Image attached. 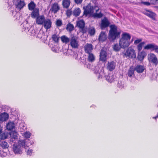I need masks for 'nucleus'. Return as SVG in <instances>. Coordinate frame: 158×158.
Instances as JSON below:
<instances>
[{"label": "nucleus", "mask_w": 158, "mask_h": 158, "mask_svg": "<svg viewBox=\"0 0 158 158\" xmlns=\"http://www.w3.org/2000/svg\"><path fill=\"white\" fill-rule=\"evenodd\" d=\"M10 138L9 143L13 144V150L15 154H21L22 153V150L25 147V140H19L18 143H15L17 141L18 136L16 133L12 132L10 134Z\"/></svg>", "instance_id": "nucleus-1"}, {"label": "nucleus", "mask_w": 158, "mask_h": 158, "mask_svg": "<svg viewBox=\"0 0 158 158\" xmlns=\"http://www.w3.org/2000/svg\"><path fill=\"white\" fill-rule=\"evenodd\" d=\"M131 38L130 35L125 32L122 35V38L119 40V44L121 48H125L128 47L130 44L129 41Z\"/></svg>", "instance_id": "nucleus-2"}, {"label": "nucleus", "mask_w": 158, "mask_h": 158, "mask_svg": "<svg viewBox=\"0 0 158 158\" xmlns=\"http://www.w3.org/2000/svg\"><path fill=\"white\" fill-rule=\"evenodd\" d=\"M94 72L97 73L98 79L102 78L103 77L108 82L110 83L113 81L114 79V76L112 74L105 76L104 70L102 68L99 69L97 72L96 70Z\"/></svg>", "instance_id": "nucleus-3"}, {"label": "nucleus", "mask_w": 158, "mask_h": 158, "mask_svg": "<svg viewBox=\"0 0 158 158\" xmlns=\"http://www.w3.org/2000/svg\"><path fill=\"white\" fill-rule=\"evenodd\" d=\"M110 27L108 38L110 41H114L116 38L118 37L120 33L117 31V27L115 25H111Z\"/></svg>", "instance_id": "nucleus-4"}, {"label": "nucleus", "mask_w": 158, "mask_h": 158, "mask_svg": "<svg viewBox=\"0 0 158 158\" xmlns=\"http://www.w3.org/2000/svg\"><path fill=\"white\" fill-rule=\"evenodd\" d=\"M69 44L72 48H78L79 46L78 38L74 35L71 34Z\"/></svg>", "instance_id": "nucleus-5"}, {"label": "nucleus", "mask_w": 158, "mask_h": 158, "mask_svg": "<svg viewBox=\"0 0 158 158\" xmlns=\"http://www.w3.org/2000/svg\"><path fill=\"white\" fill-rule=\"evenodd\" d=\"M124 54L126 57L128 56L129 58L136 57V54L135 50L131 48H129L127 49Z\"/></svg>", "instance_id": "nucleus-6"}, {"label": "nucleus", "mask_w": 158, "mask_h": 158, "mask_svg": "<svg viewBox=\"0 0 158 158\" xmlns=\"http://www.w3.org/2000/svg\"><path fill=\"white\" fill-rule=\"evenodd\" d=\"M37 37L41 39L43 42L45 43L47 40L48 36L47 33H44L43 30L40 29L36 35Z\"/></svg>", "instance_id": "nucleus-7"}, {"label": "nucleus", "mask_w": 158, "mask_h": 158, "mask_svg": "<svg viewBox=\"0 0 158 158\" xmlns=\"http://www.w3.org/2000/svg\"><path fill=\"white\" fill-rule=\"evenodd\" d=\"M95 8L96 7H94L92 6L90 4H88L85 7H83V9H84V14L86 15H87L93 13Z\"/></svg>", "instance_id": "nucleus-8"}, {"label": "nucleus", "mask_w": 158, "mask_h": 158, "mask_svg": "<svg viewBox=\"0 0 158 158\" xmlns=\"http://www.w3.org/2000/svg\"><path fill=\"white\" fill-rule=\"evenodd\" d=\"M148 60L150 62L152 63L155 65L158 64V60L156 56L153 53L148 55Z\"/></svg>", "instance_id": "nucleus-9"}, {"label": "nucleus", "mask_w": 158, "mask_h": 158, "mask_svg": "<svg viewBox=\"0 0 158 158\" xmlns=\"http://www.w3.org/2000/svg\"><path fill=\"white\" fill-rule=\"evenodd\" d=\"M60 10V7L58 4L57 2H55L53 4L50 9V11L52 13L55 14Z\"/></svg>", "instance_id": "nucleus-10"}, {"label": "nucleus", "mask_w": 158, "mask_h": 158, "mask_svg": "<svg viewBox=\"0 0 158 158\" xmlns=\"http://www.w3.org/2000/svg\"><path fill=\"white\" fill-rule=\"evenodd\" d=\"M107 54L106 51L101 49L100 54V60L103 62H106L107 59Z\"/></svg>", "instance_id": "nucleus-11"}, {"label": "nucleus", "mask_w": 158, "mask_h": 158, "mask_svg": "<svg viewBox=\"0 0 158 158\" xmlns=\"http://www.w3.org/2000/svg\"><path fill=\"white\" fill-rule=\"evenodd\" d=\"M143 13L146 16L152 19V20H155V17L156 16V15L153 12L149 10H146L143 11Z\"/></svg>", "instance_id": "nucleus-12"}, {"label": "nucleus", "mask_w": 158, "mask_h": 158, "mask_svg": "<svg viewBox=\"0 0 158 158\" xmlns=\"http://www.w3.org/2000/svg\"><path fill=\"white\" fill-rule=\"evenodd\" d=\"M44 28L47 30L52 27V22L51 20L49 19H45L43 24Z\"/></svg>", "instance_id": "nucleus-13"}, {"label": "nucleus", "mask_w": 158, "mask_h": 158, "mask_svg": "<svg viewBox=\"0 0 158 158\" xmlns=\"http://www.w3.org/2000/svg\"><path fill=\"white\" fill-rule=\"evenodd\" d=\"M94 48L93 46L91 44H86L84 46V49L85 52L88 54L91 53Z\"/></svg>", "instance_id": "nucleus-14"}, {"label": "nucleus", "mask_w": 158, "mask_h": 158, "mask_svg": "<svg viewBox=\"0 0 158 158\" xmlns=\"http://www.w3.org/2000/svg\"><path fill=\"white\" fill-rule=\"evenodd\" d=\"M144 49L147 50L152 49L153 50H155L156 52H158V46L154 44L147 45L144 47Z\"/></svg>", "instance_id": "nucleus-15"}, {"label": "nucleus", "mask_w": 158, "mask_h": 158, "mask_svg": "<svg viewBox=\"0 0 158 158\" xmlns=\"http://www.w3.org/2000/svg\"><path fill=\"white\" fill-rule=\"evenodd\" d=\"M110 23L106 17H105L102 20L101 27L102 29L109 26Z\"/></svg>", "instance_id": "nucleus-16"}, {"label": "nucleus", "mask_w": 158, "mask_h": 158, "mask_svg": "<svg viewBox=\"0 0 158 158\" xmlns=\"http://www.w3.org/2000/svg\"><path fill=\"white\" fill-rule=\"evenodd\" d=\"M45 20L44 15H39L36 18V23L38 25H43Z\"/></svg>", "instance_id": "nucleus-17"}, {"label": "nucleus", "mask_w": 158, "mask_h": 158, "mask_svg": "<svg viewBox=\"0 0 158 158\" xmlns=\"http://www.w3.org/2000/svg\"><path fill=\"white\" fill-rule=\"evenodd\" d=\"M116 63L114 61L108 62L107 64V69L110 71L114 70L115 67Z\"/></svg>", "instance_id": "nucleus-18"}, {"label": "nucleus", "mask_w": 158, "mask_h": 158, "mask_svg": "<svg viewBox=\"0 0 158 158\" xmlns=\"http://www.w3.org/2000/svg\"><path fill=\"white\" fill-rule=\"evenodd\" d=\"M31 14V16L33 18H37L39 16V9L35 8L34 10H32Z\"/></svg>", "instance_id": "nucleus-19"}, {"label": "nucleus", "mask_w": 158, "mask_h": 158, "mask_svg": "<svg viewBox=\"0 0 158 158\" xmlns=\"http://www.w3.org/2000/svg\"><path fill=\"white\" fill-rule=\"evenodd\" d=\"M8 114L5 112H4L0 115V121L3 122L7 120L9 118Z\"/></svg>", "instance_id": "nucleus-20"}, {"label": "nucleus", "mask_w": 158, "mask_h": 158, "mask_svg": "<svg viewBox=\"0 0 158 158\" xmlns=\"http://www.w3.org/2000/svg\"><path fill=\"white\" fill-rule=\"evenodd\" d=\"M107 38L106 35L105 33L102 31L99 35L98 40L100 41L104 42L106 40Z\"/></svg>", "instance_id": "nucleus-21"}, {"label": "nucleus", "mask_w": 158, "mask_h": 158, "mask_svg": "<svg viewBox=\"0 0 158 158\" xmlns=\"http://www.w3.org/2000/svg\"><path fill=\"white\" fill-rule=\"evenodd\" d=\"M145 69L144 66L137 65L135 68V70L138 73H142L143 72Z\"/></svg>", "instance_id": "nucleus-22"}, {"label": "nucleus", "mask_w": 158, "mask_h": 158, "mask_svg": "<svg viewBox=\"0 0 158 158\" xmlns=\"http://www.w3.org/2000/svg\"><path fill=\"white\" fill-rule=\"evenodd\" d=\"M61 41L63 43L65 44L69 43L70 40V35L69 37V38L65 35H63L61 36Z\"/></svg>", "instance_id": "nucleus-23"}, {"label": "nucleus", "mask_w": 158, "mask_h": 158, "mask_svg": "<svg viewBox=\"0 0 158 158\" xmlns=\"http://www.w3.org/2000/svg\"><path fill=\"white\" fill-rule=\"evenodd\" d=\"M146 55V52L144 51H142L139 53L137 58L139 60L142 61L143 60Z\"/></svg>", "instance_id": "nucleus-24"}, {"label": "nucleus", "mask_w": 158, "mask_h": 158, "mask_svg": "<svg viewBox=\"0 0 158 158\" xmlns=\"http://www.w3.org/2000/svg\"><path fill=\"white\" fill-rule=\"evenodd\" d=\"M77 26L83 30L85 26V23L83 20H80L77 21Z\"/></svg>", "instance_id": "nucleus-25"}, {"label": "nucleus", "mask_w": 158, "mask_h": 158, "mask_svg": "<svg viewBox=\"0 0 158 158\" xmlns=\"http://www.w3.org/2000/svg\"><path fill=\"white\" fill-rule=\"evenodd\" d=\"M23 30L26 32L28 31L30 26L27 22H25L21 24Z\"/></svg>", "instance_id": "nucleus-26"}, {"label": "nucleus", "mask_w": 158, "mask_h": 158, "mask_svg": "<svg viewBox=\"0 0 158 158\" xmlns=\"http://www.w3.org/2000/svg\"><path fill=\"white\" fill-rule=\"evenodd\" d=\"M62 5L64 8H68L70 5V2L69 0H63Z\"/></svg>", "instance_id": "nucleus-27"}, {"label": "nucleus", "mask_w": 158, "mask_h": 158, "mask_svg": "<svg viewBox=\"0 0 158 158\" xmlns=\"http://www.w3.org/2000/svg\"><path fill=\"white\" fill-rule=\"evenodd\" d=\"M88 60L90 62H93L95 60V56L92 53H88Z\"/></svg>", "instance_id": "nucleus-28"}, {"label": "nucleus", "mask_w": 158, "mask_h": 158, "mask_svg": "<svg viewBox=\"0 0 158 158\" xmlns=\"http://www.w3.org/2000/svg\"><path fill=\"white\" fill-rule=\"evenodd\" d=\"M126 84L124 82V81L123 80L122 81H119L117 84V86L120 89H122L126 86Z\"/></svg>", "instance_id": "nucleus-29"}, {"label": "nucleus", "mask_w": 158, "mask_h": 158, "mask_svg": "<svg viewBox=\"0 0 158 158\" xmlns=\"http://www.w3.org/2000/svg\"><path fill=\"white\" fill-rule=\"evenodd\" d=\"M36 5L33 1H31L28 4V9L30 10H32L35 8Z\"/></svg>", "instance_id": "nucleus-30"}, {"label": "nucleus", "mask_w": 158, "mask_h": 158, "mask_svg": "<svg viewBox=\"0 0 158 158\" xmlns=\"http://www.w3.org/2000/svg\"><path fill=\"white\" fill-rule=\"evenodd\" d=\"M135 69L131 67L128 72V76L130 77H134L135 76Z\"/></svg>", "instance_id": "nucleus-31"}, {"label": "nucleus", "mask_w": 158, "mask_h": 158, "mask_svg": "<svg viewBox=\"0 0 158 158\" xmlns=\"http://www.w3.org/2000/svg\"><path fill=\"white\" fill-rule=\"evenodd\" d=\"M81 12V10L80 8H78L75 9L73 12V14L75 17L78 16Z\"/></svg>", "instance_id": "nucleus-32"}, {"label": "nucleus", "mask_w": 158, "mask_h": 158, "mask_svg": "<svg viewBox=\"0 0 158 158\" xmlns=\"http://www.w3.org/2000/svg\"><path fill=\"white\" fill-rule=\"evenodd\" d=\"M15 124L13 122L9 123L6 125V128L9 130H11L14 128Z\"/></svg>", "instance_id": "nucleus-33"}, {"label": "nucleus", "mask_w": 158, "mask_h": 158, "mask_svg": "<svg viewBox=\"0 0 158 158\" xmlns=\"http://www.w3.org/2000/svg\"><path fill=\"white\" fill-rule=\"evenodd\" d=\"M88 32L90 35H94L95 33L94 28L93 27H90L88 28Z\"/></svg>", "instance_id": "nucleus-34"}, {"label": "nucleus", "mask_w": 158, "mask_h": 158, "mask_svg": "<svg viewBox=\"0 0 158 158\" xmlns=\"http://www.w3.org/2000/svg\"><path fill=\"white\" fill-rule=\"evenodd\" d=\"M14 132L15 133V132H11L9 134H8V133H3L1 134L0 135V138L1 139H6L8 135H10V134L11 133Z\"/></svg>", "instance_id": "nucleus-35"}, {"label": "nucleus", "mask_w": 158, "mask_h": 158, "mask_svg": "<svg viewBox=\"0 0 158 158\" xmlns=\"http://www.w3.org/2000/svg\"><path fill=\"white\" fill-rule=\"evenodd\" d=\"M99 10V9L96 10V13H94L93 15V16L94 17L100 18L102 17L103 15L102 13H101V12H100L99 13H97Z\"/></svg>", "instance_id": "nucleus-36"}, {"label": "nucleus", "mask_w": 158, "mask_h": 158, "mask_svg": "<svg viewBox=\"0 0 158 158\" xmlns=\"http://www.w3.org/2000/svg\"><path fill=\"white\" fill-rule=\"evenodd\" d=\"M0 146L3 148L5 149L8 148L9 147L8 144L5 141H2L0 143Z\"/></svg>", "instance_id": "nucleus-37"}, {"label": "nucleus", "mask_w": 158, "mask_h": 158, "mask_svg": "<svg viewBox=\"0 0 158 158\" xmlns=\"http://www.w3.org/2000/svg\"><path fill=\"white\" fill-rule=\"evenodd\" d=\"M121 47L120 46V44L118 45V44H114L113 46V50L116 52H118L119 51Z\"/></svg>", "instance_id": "nucleus-38"}, {"label": "nucleus", "mask_w": 158, "mask_h": 158, "mask_svg": "<svg viewBox=\"0 0 158 158\" xmlns=\"http://www.w3.org/2000/svg\"><path fill=\"white\" fill-rule=\"evenodd\" d=\"M73 29L74 26L72 24L69 23L67 24V27H66V30L68 31H69L70 32L73 31Z\"/></svg>", "instance_id": "nucleus-39"}, {"label": "nucleus", "mask_w": 158, "mask_h": 158, "mask_svg": "<svg viewBox=\"0 0 158 158\" xmlns=\"http://www.w3.org/2000/svg\"><path fill=\"white\" fill-rule=\"evenodd\" d=\"M28 31H29V33H30V35H33V36H36L37 35L36 31L33 28H30Z\"/></svg>", "instance_id": "nucleus-40"}, {"label": "nucleus", "mask_w": 158, "mask_h": 158, "mask_svg": "<svg viewBox=\"0 0 158 158\" xmlns=\"http://www.w3.org/2000/svg\"><path fill=\"white\" fill-rule=\"evenodd\" d=\"M145 44L144 42H142L140 43L137 46V48L138 52H139L142 50L143 45Z\"/></svg>", "instance_id": "nucleus-41"}, {"label": "nucleus", "mask_w": 158, "mask_h": 158, "mask_svg": "<svg viewBox=\"0 0 158 158\" xmlns=\"http://www.w3.org/2000/svg\"><path fill=\"white\" fill-rule=\"evenodd\" d=\"M31 135V133L29 131L25 132L23 133V136L24 137L28 139L29 138Z\"/></svg>", "instance_id": "nucleus-42"}, {"label": "nucleus", "mask_w": 158, "mask_h": 158, "mask_svg": "<svg viewBox=\"0 0 158 158\" xmlns=\"http://www.w3.org/2000/svg\"><path fill=\"white\" fill-rule=\"evenodd\" d=\"M72 13H73L71 9H68L66 11V15L68 17H69Z\"/></svg>", "instance_id": "nucleus-43"}, {"label": "nucleus", "mask_w": 158, "mask_h": 158, "mask_svg": "<svg viewBox=\"0 0 158 158\" xmlns=\"http://www.w3.org/2000/svg\"><path fill=\"white\" fill-rule=\"evenodd\" d=\"M52 39L55 42H57L58 40V37L56 35H53L52 36Z\"/></svg>", "instance_id": "nucleus-44"}, {"label": "nucleus", "mask_w": 158, "mask_h": 158, "mask_svg": "<svg viewBox=\"0 0 158 158\" xmlns=\"http://www.w3.org/2000/svg\"><path fill=\"white\" fill-rule=\"evenodd\" d=\"M56 25L57 26L60 27L62 25V21L61 20H57L56 22Z\"/></svg>", "instance_id": "nucleus-45"}, {"label": "nucleus", "mask_w": 158, "mask_h": 158, "mask_svg": "<svg viewBox=\"0 0 158 158\" xmlns=\"http://www.w3.org/2000/svg\"><path fill=\"white\" fill-rule=\"evenodd\" d=\"M32 149H29L27 151V154L29 156H31L32 154Z\"/></svg>", "instance_id": "nucleus-46"}, {"label": "nucleus", "mask_w": 158, "mask_h": 158, "mask_svg": "<svg viewBox=\"0 0 158 158\" xmlns=\"http://www.w3.org/2000/svg\"><path fill=\"white\" fill-rule=\"evenodd\" d=\"M75 3L77 4H81L83 1V0H74Z\"/></svg>", "instance_id": "nucleus-47"}, {"label": "nucleus", "mask_w": 158, "mask_h": 158, "mask_svg": "<svg viewBox=\"0 0 158 158\" xmlns=\"http://www.w3.org/2000/svg\"><path fill=\"white\" fill-rule=\"evenodd\" d=\"M141 3L142 4H143L144 5L147 6H150L151 5V3L150 2H141Z\"/></svg>", "instance_id": "nucleus-48"}, {"label": "nucleus", "mask_w": 158, "mask_h": 158, "mask_svg": "<svg viewBox=\"0 0 158 158\" xmlns=\"http://www.w3.org/2000/svg\"><path fill=\"white\" fill-rule=\"evenodd\" d=\"M150 3L152 4L155 5L156 3L158 0H150Z\"/></svg>", "instance_id": "nucleus-49"}, {"label": "nucleus", "mask_w": 158, "mask_h": 158, "mask_svg": "<svg viewBox=\"0 0 158 158\" xmlns=\"http://www.w3.org/2000/svg\"><path fill=\"white\" fill-rule=\"evenodd\" d=\"M142 41L141 39H138L135 40L134 44H139Z\"/></svg>", "instance_id": "nucleus-50"}, {"label": "nucleus", "mask_w": 158, "mask_h": 158, "mask_svg": "<svg viewBox=\"0 0 158 158\" xmlns=\"http://www.w3.org/2000/svg\"><path fill=\"white\" fill-rule=\"evenodd\" d=\"M90 65L89 64H87V63L86 62L85 64V67L88 68L89 69L90 68Z\"/></svg>", "instance_id": "nucleus-51"}, {"label": "nucleus", "mask_w": 158, "mask_h": 158, "mask_svg": "<svg viewBox=\"0 0 158 158\" xmlns=\"http://www.w3.org/2000/svg\"><path fill=\"white\" fill-rule=\"evenodd\" d=\"M157 118H158V114L156 116L154 117H153V118H154L156 119Z\"/></svg>", "instance_id": "nucleus-52"}, {"label": "nucleus", "mask_w": 158, "mask_h": 158, "mask_svg": "<svg viewBox=\"0 0 158 158\" xmlns=\"http://www.w3.org/2000/svg\"><path fill=\"white\" fill-rule=\"evenodd\" d=\"M12 15H14V13H16V14H18V13L16 12V11L12 12Z\"/></svg>", "instance_id": "nucleus-53"}, {"label": "nucleus", "mask_w": 158, "mask_h": 158, "mask_svg": "<svg viewBox=\"0 0 158 158\" xmlns=\"http://www.w3.org/2000/svg\"><path fill=\"white\" fill-rule=\"evenodd\" d=\"M133 41V39H132L131 41Z\"/></svg>", "instance_id": "nucleus-54"}, {"label": "nucleus", "mask_w": 158, "mask_h": 158, "mask_svg": "<svg viewBox=\"0 0 158 158\" xmlns=\"http://www.w3.org/2000/svg\"><path fill=\"white\" fill-rule=\"evenodd\" d=\"M52 50H53V51H54V49H53H53H52Z\"/></svg>", "instance_id": "nucleus-55"}, {"label": "nucleus", "mask_w": 158, "mask_h": 158, "mask_svg": "<svg viewBox=\"0 0 158 158\" xmlns=\"http://www.w3.org/2000/svg\"><path fill=\"white\" fill-rule=\"evenodd\" d=\"M52 50H53V51H54V49H53H53H52Z\"/></svg>", "instance_id": "nucleus-56"}]
</instances>
